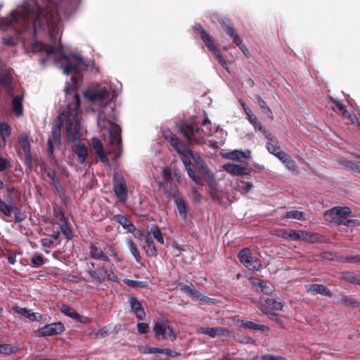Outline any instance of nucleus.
I'll list each match as a JSON object with an SVG mask.
<instances>
[{"label": "nucleus", "instance_id": "obj_64", "mask_svg": "<svg viewBox=\"0 0 360 360\" xmlns=\"http://www.w3.org/2000/svg\"><path fill=\"white\" fill-rule=\"evenodd\" d=\"M252 185L250 182L248 181H242L241 185L240 186V188L241 189V192L244 193H248L250 189L252 188Z\"/></svg>", "mask_w": 360, "mask_h": 360}, {"label": "nucleus", "instance_id": "obj_34", "mask_svg": "<svg viewBox=\"0 0 360 360\" xmlns=\"http://www.w3.org/2000/svg\"><path fill=\"white\" fill-rule=\"evenodd\" d=\"M127 245L129 248V250L134 257L135 260L139 262L141 257L137 245L135 244V243L133 241L131 238H129L127 240Z\"/></svg>", "mask_w": 360, "mask_h": 360}, {"label": "nucleus", "instance_id": "obj_41", "mask_svg": "<svg viewBox=\"0 0 360 360\" xmlns=\"http://www.w3.org/2000/svg\"><path fill=\"white\" fill-rule=\"evenodd\" d=\"M89 249V255L94 259H99L103 253V250L95 244H91Z\"/></svg>", "mask_w": 360, "mask_h": 360}, {"label": "nucleus", "instance_id": "obj_57", "mask_svg": "<svg viewBox=\"0 0 360 360\" xmlns=\"http://www.w3.org/2000/svg\"><path fill=\"white\" fill-rule=\"evenodd\" d=\"M259 360H286L282 356L273 355V354H264L260 356Z\"/></svg>", "mask_w": 360, "mask_h": 360}, {"label": "nucleus", "instance_id": "obj_39", "mask_svg": "<svg viewBox=\"0 0 360 360\" xmlns=\"http://www.w3.org/2000/svg\"><path fill=\"white\" fill-rule=\"evenodd\" d=\"M198 331L200 333L207 335L212 338L218 337L217 327H200Z\"/></svg>", "mask_w": 360, "mask_h": 360}, {"label": "nucleus", "instance_id": "obj_55", "mask_svg": "<svg viewBox=\"0 0 360 360\" xmlns=\"http://www.w3.org/2000/svg\"><path fill=\"white\" fill-rule=\"evenodd\" d=\"M163 352L162 348L158 347H151L150 346H146L143 350L141 351L143 354H154L158 353L161 354Z\"/></svg>", "mask_w": 360, "mask_h": 360}, {"label": "nucleus", "instance_id": "obj_5", "mask_svg": "<svg viewBox=\"0 0 360 360\" xmlns=\"http://www.w3.org/2000/svg\"><path fill=\"white\" fill-rule=\"evenodd\" d=\"M97 124L101 129H106L110 135V143L119 148L122 145L121 128L109 120L103 112H99Z\"/></svg>", "mask_w": 360, "mask_h": 360}, {"label": "nucleus", "instance_id": "obj_3", "mask_svg": "<svg viewBox=\"0 0 360 360\" xmlns=\"http://www.w3.org/2000/svg\"><path fill=\"white\" fill-rule=\"evenodd\" d=\"M166 140L173 147V148L180 155H185L193 159L194 164L192 165L198 171L207 174L210 181H214V175L210 172L207 165L201 158L200 155L198 153L193 152L190 146L184 143L180 139H179L174 134L170 132L168 135L165 136Z\"/></svg>", "mask_w": 360, "mask_h": 360}, {"label": "nucleus", "instance_id": "obj_38", "mask_svg": "<svg viewBox=\"0 0 360 360\" xmlns=\"http://www.w3.org/2000/svg\"><path fill=\"white\" fill-rule=\"evenodd\" d=\"M320 238V235L314 233L307 232L305 231H302V238L301 240H303L307 243H314L316 240H318Z\"/></svg>", "mask_w": 360, "mask_h": 360}, {"label": "nucleus", "instance_id": "obj_53", "mask_svg": "<svg viewBox=\"0 0 360 360\" xmlns=\"http://www.w3.org/2000/svg\"><path fill=\"white\" fill-rule=\"evenodd\" d=\"M347 165L356 172L360 173V157L356 158L355 160L348 161Z\"/></svg>", "mask_w": 360, "mask_h": 360}, {"label": "nucleus", "instance_id": "obj_32", "mask_svg": "<svg viewBox=\"0 0 360 360\" xmlns=\"http://www.w3.org/2000/svg\"><path fill=\"white\" fill-rule=\"evenodd\" d=\"M257 105L260 108L262 112L266 115L270 120H274L273 112L271 108L267 105L266 103L260 97H257Z\"/></svg>", "mask_w": 360, "mask_h": 360}, {"label": "nucleus", "instance_id": "obj_15", "mask_svg": "<svg viewBox=\"0 0 360 360\" xmlns=\"http://www.w3.org/2000/svg\"><path fill=\"white\" fill-rule=\"evenodd\" d=\"M128 302L130 305L131 312L135 315V316L141 321L146 319V312L142 306V304L137 299L135 295H130L128 298Z\"/></svg>", "mask_w": 360, "mask_h": 360}, {"label": "nucleus", "instance_id": "obj_59", "mask_svg": "<svg viewBox=\"0 0 360 360\" xmlns=\"http://www.w3.org/2000/svg\"><path fill=\"white\" fill-rule=\"evenodd\" d=\"M285 166L290 171H296L297 169L295 162L292 160L290 157L284 162Z\"/></svg>", "mask_w": 360, "mask_h": 360}, {"label": "nucleus", "instance_id": "obj_6", "mask_svg": "<svg viewBox=\"0 0 360 360\" xmlns=\"http://www.w3.org/2000/svg\"><path fill=\"white\" fill-rule=\"evenodd\" d=\"M83 96L90 102L99 101L102 105L105 106L115 98L116 94L109 85H105L95 91L86 90L84 91Z\"/></svg>", "mask_w": 360, "mask_h": 360}, {"label": "nucleus", "instance_id": "obj_4", "mask_svg": "<svg viewBox=\"0 0 360 360\" xmlns=\"http://www.w3.org/2000/svg\"><path fill=\"white\" fill-rule=\"evenodd\" d=\"M175 127L177 132L186 139V145L190 146L201 143L200 126L194 118L179 120L176 122Z\"/></svg>", "mask_w": 360, "mask_h": 360}, {"label": "nucleus", "instance_id": "obj_49", "mask_svg": "<svg viewBox=\"0 0 360 360\" xmlns=\"http://www.w3.org/2000/svg\"><path fill=\"white\" fill-rule=\"evenodd\" d=\"M112 220L117 222L119 225L122 226V228H125V225L129 221V219L124 215L122 214L114 215L112 218Z\"/></svg>", "mask_w": 360, "mask_h": 360}, {"label": "nucleus", "instance_id": "obj_43", "mask_svg": "<svg viewBox=\"0 0 360 360\" xmlns=\"http://www.w3.org/2000/svg\"><path fill=\"white\" fill-rule=\"evenodd\" d=\"M266 148L271 154L274 155L280 150L281 147L278 141L276 139H274V141L267 142Z\"/></svg>", "mask_w": 360, "mask_h": 360}, {"label": "nucleus", "instance_id": "obj_26", "mask_svg": "<svg viewBox=\"0 0 360 360\" xmlns=\"http://www.w3.org/2000/svg\"><path fill=\"white\" fill-rule=\"evenodd\" d=\"M238 323H240V326L250 328L255 330L269 331V328L265 325L259 324L251 321L238 320Z\"/></svg>", "mask_w": 360, "mask_h": 360}, {"label": "nucleus", "instance_id": "obj_62", "mask_svg": "<svg viewBox=\"0 0 360 360\" xmlns=\"http://www.w3.org/2000/svg\"><path fill=\"white\" fill-rule=\"evenodd\" d=\"M93 144L96 153H100V151H103V144L98 138L95 137L93 139Z\"/></svg>", "mask_w": 360, "mask_h": 360}, {"label": "nucleus", "instance_id": "obj_27", "mask_svg": "<svg viewBox=\"0 0 360 360\" xmlns=\"http://www.w3.org/2000/svg\"><path fill=\"white\" fill-rule=\"evenodd\" d=\"M250 151L247 150L243 151L241 150H234L226 153L225 157L230 160H238L240 158L248 159L250 158Z\"/></svg>", "mask_w": 360, "mask_h": 360}, {"label": "nucleus", "instance_id": "obj_56", "mask_svg": "<svg viewBox=\"0 0 360 360\" xmlns=\"http://www.w3.org/2000/svg\"><path fill=\"white\" fill-rule=\"evenodd\" d=\"M149 325L144 322L137 323V330L140 334H146L149 332Z\"/></svg>", "mask_w": 360, "mask_h": 360}, {"label": "nucleus", "instance_id": "obj_25", "mask_svg": "<svg viewBox=\"0 0 360 360\" xmlns=\"http://www.w3.org/2000/svg\"><path fill=\"white\" fill-rule=\"evenodd\" d=\"M60 311H61V313H63L66 316H68L73 319H77V321H79L80 322H83V321H82L83 316H81L80 314H79L78 313H77L73 308L70 307V306H68L66 304H63L60 307Z\"/></svg>", "mask_w": 360, "mask_h": 360}, {"label": "nucleus", "instance_id": "obj_54", "mask_svg": "<svg viewBox=\"0 0 360 360\" xmlns=\"http://www.w3.org/2000/svg\"><path fill=\"white\" fill-rule=\"evenodd\" d=\"M302 231L290 230L288 233V240L297 241L301 240Z\"/></svg>", "mask_w": 360, "mask_h": 360}, {"label": "nucleus", "instance_id": "obj_13", "mask_svg": "<svg viewBox=\"0 0 360 360\" xmlns=\"http://www.w3.org/2000/svg\"><path fill=\"white\" fill-rule=\"evenodd\" d=\"M240 262L250 271H258L262 266L260 259L253 255L248 248L242 249L238 255Z\"/></svg>", "mask_w": 360, "mask_h": 360}, {"label": "nucleus", "instance_id": "obj_28", "mask_svg": "<svg viewBox=\"0 0 360 360\" xmlns=\"http://www.w3.org/2000/svg\"><path fill=\"white\" fill-rule=\"evenodd\" d=\"M337 303L342 304L345 306H352L354 307H359L360 302L353 298L351 296H347L345 295H341V297L339 300H338Z\"/></svg>", "mask_w": 360, "mask_h": 360}, {"label": "nucleus", "instance_id": "obj_31", "mask_svg": "<svg viewBox=\"0 0 360 360\" xmlns=\"http://www.w3.org/2000/svg\"><path fill=\"white\" fill-rule=\"evenodd\" d=\"M342 279L350 283L360 285V276L354 271H345L342 273Z\"/></svg>", "mask_w": 360, "mask_h": 360}, {"label": "nucleus", "instance_id": "obj_29", "mask_svg": "<svg viewBox=\"0 0 360 360\" xmlns=\"http://www.w3.org/2000/svg\"><path fill=\"white\" fill-rule=\"evenodd\" d=\"M232 338L236 342L243 345H254L255 342L252 338L241 333H233Z\"/></svg>", "mask_w": 360, "mask_h": 360}, {"label": "nucleus", "instance_id": "obj_21", "mask_svg": "<svg viewBox=\"0 0 360 360\" xmlns=\"http://www.w3.org/2000/svg\"><path fill=\"white\" fill-rule=\"evenodd\" d=\"M217 20L231 39L238 35L230 19L225 16H219L217 18Z\"/></svg>", "mask_w": 360, "mask_h": 360}, {"label": "nucleus", "instance_id": "obj_14", "mask_svg": "<svg viewBox=\"0 0 360 360\" xmlns=\"http://www.w3.org/2000/svg\"><path fill=\"white\" fill-rule=\"evenodd\" d=\"M65 330V326L61 322H54L50 324H46L42 328H39L36 334L38 337L51 336L59 335L63 333Z\"/></svg>", "mask_w": 360, "mask_h": 360}, {"label": "nucleus", "instance_id": "obj_33", "mask_svg": "<svg viewBox=\"0 0 360 360\" xmlns=\"http://www.w3.org/2000/svg\"><path fill=\"white\" fill-rule=\"evenodd\" d=\"M175 203L180 217L183 219H186L187 217V207L184 200L181 198H176L175 199Z\"/></svg>", "mask_w": 360, "mask_h": 360}, {"label": "nucleus", "instance_id": "obj_30", "mask_svg": "<svg viewBox=\"0 0 360 360\" xmlns=\"http://www.w3.org/2000/svg\"><path fill=\"white\" fill-rule=\"evenodd\" d=\"M145 241L148 248V250L146 251L148 256L155 257L158 254V250L155 248L153 238L150 236V233L146 234Z\"/></svg>", "mask_w": 360, "mask_h": 360}, {"label": "nucleus", "instance_id": "obj_8", "mask_svg": "<svg viewBox=\"0 0 360 360\" xmlns=\"http://www.w3.org/2000/svg\"><path fill=\"white\" fill-rule=\"evenodd\" d=\"M194 30L198 32L209 51L213 53L223 68L227 71H229L227 61L224 56L221 53L220 50L214 44L212 37L209 35L200 25H195L194 26Z\"/></svg>", "mask_w": 360, "mask_h": 360}, {"label": "nucleus", "instance_id": "obj_40", "mask_svg": "<svg viewBox=\"0 0 360 360\" xmlns=\"http://www.w3.org/2000/svg\"><path fill=\"white\" fill-rule=\"evenodd\" d=\"M86 271L92 281H95L98 284L103 283L104 278L96 270L94 269H89Z\"/></svg>", "mask_w": 360, "mask_h": 360}, {"label": "nucleus", "instance_id": "obj_22", "mask_svg": "<svg viewBox=\"0 0 360 360\" xmlns=\"http://www.w3.org/2000/svg\"><path fill=\"white\" fill-rule=\"evenodd\" d=\"M46 172L48 177L51 180L52 185L55 188L56 192L62 198L63 195L65 193V189L62 186L60 179L56 176V172L51 168L46 169Z\"/></svg>", "mask_w": 360, "mask_h": 360}, {"label": "nucleus", "instance_id": "obj_16", "mask_svg": "<svg viewBox=\"0 0 360 360\" xmlns=\"http://www.w3.org/2000/svg\"><path fill=\"white\" fill-rule=\"evenodd\" d=\"M31 141H32V140L30 139L28 134L25 133L21 134L20 145L25 155V162L26 165H29L30 167L32 165V158L31 153Z\"/></svg>", "mask_w": 360, "mask_h": 360}, {"label": "nucleus", "instance_id": "obj_47", "mask_svg": "<svg viewBox=\"0 0 360 360\" xmlns=\"http://www.w3.org/2000/svg\"><path fill=\"white\" fill-rule=\"evenodd\" d=\"M11 127L6 122H1L0 124V133L1 136L5 141L6 139L10 136L11 134Z\"/></svg>", "mask_w": 360, "mask_h": 360}, {"label": "nucleus", "instance_id": "obj_50", "mask_svg": "<svg viewBox=\"0 0 360 360\" xmlns=\"http://www.w3.org/2000/svg\"><path fill=\"white\" fill-rule=\"evenodd\" d=\"M60 229L61 233L68 239H70L72 236V230L69 227L68 222L61 223L60 224Z\"/></svg>", "mask_w": 360, "mask_h": 360}, {"label": "nucleus", "instance_id": "obj_11", "mask_svg": "<svg viewBox=\"0 0 360 360\" xmlns=\"http://www.w3.org/2000/svg\"><path fill=\"white\" fill-rule=\"evenodd\" d=\"M63 122L60 116L56 117L51 127V135L47 140L48 155L53 157L55 147L54 145L60 146L61 145V127Z\"/></svg>", "mask_w": 360, "mask_h": 360}, {"label": "nucleus", "instance_id": "obj_36", "mask_svg": "<svg viewBox=\"0 0 360 360\" xmlns=\"http://www.w3.org/2000/svg\"><path fill=\"white\" fill-rule=\"evenodd\" d=\"M19 348L11 344H0V354L4 356H8L17 352Z\"/></svg>", "mask_w": 360, "mask_h": 360}, {"label": "nucleus", "instance_id": "obj_46", "mask_svg": "<svg viewBox=\"0 0 360 360\" xmlns=\"http://www.w3.org/2000/svg\"><path fill=\"white\" fill-rule=\"evenodd\" d=\"M333 103L337 106V108L341 111L342 114L345 116H349L352 121V122H354V120L356 119L355 115H352L348 113L347 110L346 109L345 106L340 102L336 100H333Z\"/></svg>", "mask_w": 360, "mask_h": 360}, {"label": "nucleus", "instance_id": "obj_24", "mask_svg": "<svg viewBox=\"0 0 360 360\" xmlns=\"http://www.w3.org/2000/svg\"><path fill=\"white\" fill-rule=\"evenodd\" d=\"M12 108L15 115L20 117L23 115L22 97L17 95L12 99Z\"/></svg>", "mask_w": 360, "mask_h": 360}, {"label": "nucleus", "instance_id": "obj_23", "mask_svg": "<svg viewBox=\"0 0 360 360\" xmlns=\"http://www.w3.org/2000/svg\"><path fill=\"white\" fill-rule=\"evenodd\" d=\"M217 127L212 126L207 116H205L202 123V127H200V140L205 136H210L217 131Z\"/></svg>", "mask_w": 360, "mask_h": 360}, {"label": "nucleus", "instance_id": "obj_7", "mask_svg": "<svg viewBox=\"0 0 360 360\" xmlns=\"http://www.w3.org/2000/svg\"><path fill=\"white\" fill-rule=\"evenodd\" d=\"M327 213L332 216L330 221L338 225H344L347 227L360 226L359 219L347 218V216L352 214V210L348 207H333L328 210Z\"/></svg>", "mask_w": 360, "mask_h": 360}, {"label": "nucleus", "instance_id": "obj_18", "mask_svg": "<svg viewBox=\"0 0 360 360\" xmlns=\"http://www.w3.org/2000/svg\"><path fill=\"white\" fill-rule=\"evenodd\" d=\"M306 290L308 293L312 295H322L328 297H332L333 293L331 290L323 284L312 283L305 285Z\"/></svg>", "mask_w": 360, "mask_h": 360}, {"label": "nucleus", "instance_id": "obj_9", "mask_svg": "<svg viewBox=\"0 0 360 360\" xmlns=\"http://www.w3.org/2000/svg\"><path fill=\"white\" fill-rule=\"evenodd\" d=\"M112 181L115 197L120 203L126 202L128 199V188L124 176L119 171L114 170Z\"/></svg>", "mask_w": 360, "mask_h": 360}, {"label": "nucleus", "instance_id": "obj_2", "mask_svg": "<svg viewBox=\"0 0 360 360\" xmlns=\"http://www.w3.org/2000/svg\"><path fill=\"white\" fill-rule=\"evenodd\" d=\"M77 79L75 76L71 77V84L66 83L64 89L67 100L65 122L66 139L68 143L74 144L71 147L72 153L77 156L80 164L86 162L88 155V149L84 143L80 141V122L77 118L80 108L79 95L75 92L77 90Z\"/></svg>", "mask_w": 360, "mask_h": 360}, {"label": "nucleus", "instance_id": "obj_61", "mask_svg": "<svg viewBox=\"0 0 360 360\" xmlns=\"http://www.w3.org/2000/svg\"><path fill=\"white\" fill-rule=\"evenodd\" d=\"M245 112L248 117V121L252 124L254 122H256L257 117V116L252 112V111L250 109V108H247L245 109Z\"/></svg>", "mask_w": 360, "mask_h": 360}, {"label": "nucleus", "instance_id": "obj_52", "mask_svg": "<svg viewBox=\"0 0 360 360\" xmlns=\"http://www.w3.org/2000/svg\"><path fill=\"white\" fill-rule=\"evenodd\" d=\"M273 291V288L271 283L265 281V284L263 283L259 288L258 292H263L265 295H270Z\"/></svg>", "mask_w": 360, "mask_h": 360}, {"label": "nucleus", "instance_id": "obj_1", "mask_svg": "<svg viewBox=\"0 0 360 360\" xmlns=\"http://www.w3.org/2000/svg\"><path fill=\"white\" fill-rule=\"evenodd\" d=\"M81 0H23L11 14L2 18L0 24L6 29H13L21 36V39L28 41L30 51L40 56L39 63L46 64L53 58L65 75L77 72V68L85 65L80 54L65 53L60 41H56L60 33V20L72 17L77 11Z\"/></svg>", "mask_w": 360, "mask_h": 360}, {"label": "nucleus", "instance_id": "obj_60", "mask_svg": "<svg viewBox=\"0 0 360 360\" xmlns=\"http://www.w3.org/2000/svg\"><path fill=\"white\" fill-rule=\"evenodd\" d=\"M217 335L219 336H224V337H232L231 331L229 330L228 328H222V327H217Z\"/></svg>", "mask_w": 360, "mask_h": 360}, {"label": "nucleus", "instance_id": "obj_44", "mask_svg": "<svg viewBox=\"0 0 360 360\" xmlns=\"http://www.w3.org/2000/svg\"><path fill=\"white\" fill-rule=\"evenodd\" d=\"M123 282L129 287L134 288H142L146 285V283L143 281H139L129 278H124Z\"/></svg>", "mask_w": 360, "mask_h": 360}, {"label": "nucleus", "instance_id": "obj_42", "mask_svg": "<svg viewBox=\"0 0 360 360\" xmlns=\"http://www.w3.org/2000/svg\"><path fill=\"white\" fill-rule=\"evenodd\" d=\"M12 84V77L6 72L0 73V85L9 88Z\"/></svg>", "mask_w": 360, "mask_h": 360}, {"label": "nucleus", "instance_id": "obj_37", "mask_svg": "<svg viewBox=\"0 0 360 360\" xmlns=\"http://www.w3.org/2000/svg\"><path fill=\"white\" fill-rule=\"evenodd\" d=\"M148 233H150V236L152 235L153 238L155 239L160 244L163 245L165 243L162 233L157 225H152L150 232Z\"/></svg>", "mask_w": 360, "mask_h": 360}, {"label": "nucleus", "instance_id": "obj_10", "mask_svg": "<svg viewBox=\"0 0 360 360\" xmlns=\"http://www.w3.org/2000/svg\"><path fill=\"white\" fill-rule=\"evenodd\" d=\"M179 290L188 296L193 301H200L205 304H214V299L208 297L198 290L194 285L191 282L179 283L177 285Z\"/></svg>", "mask_w": 360, "mask_h": 360}, {"label": "nucleus", "instance_id": "obj_19", "mask_svg": "<svg viewBox=\"0 0 360 360\" xmlns=\"http://www.w3.org/2000/svg\"><path fill=\"white\" fill-rule=\"evenodd\" d=\"M15 312L19 314L24 316L25 318L32 321H45L46 319L44 318V315L33 312L30 309H27V308H22L20 307H14Z\"/></svg>", "mask_w": 360, "mask_h": 360}, {"label": "nucleus", "instance_id": "obj_63", "mask_svg": "<svg viewBox=\"0 0 360 360\" xmlns=\"http://www.w3.org/2000/svg\"><path fill=\"white\" fill-rule=\"evenodd\" d=\"M11 167V162L6 158L0 157V172Z\"/></svg>", "mask_w": 360, "mask_h": 360}, {"label": "nucleus", "instance_id": "obj_48", "mask_svg": "<svg viewBox=\"0 0 360 360\" xmlns=\"http://www.w3.org/2000/svg\"><path fill=\"white\" fill-rule=\"evenodd\" d=\"M233 42L240 49V50L243 53V54L248 56L250 53L246 47V46L243 43V41L238 36L236 38L232 39Z\"/></svg>", "mask_w": 360, "mask_h": 360}, {"label": "nucleus", "instance_id": "obj_20", "mask_svg": "<svg viewBox=\"0 0 360 360\" xmlns=\"http://www.w3.org/2000/svg\"><path fill=\"white\" fill-rule=\"evenodd\" d=\"M181 160L185 167V169L187 172L188 176L193 180V181L197 185H202V179L200 176L195 174L194 170L192 168V162L189 158L185 155H181Z\"/></svg>", "mask_w": 360, "mask_h": 360}, {"label": "nucleus", "instance_id": "obj_12", "mask_svg": "<svg viewBox=\"0 0 360 360\" xmlns=\"http://www.w3.org/2000/svg\"><path fill=\"white\" fill-rule=\"evenodd\" d=\"M167 330H168V338L174 341L176 336L174 328L169 324V321L167 319H162L155 322L153 331L154 332V337L156 340L160 341L166 339Z\"/></svg>", "mask_w": 360, "mask_h": 360}, {"label": "nucleus", "instance_id": "obj_51", "mask_svg": "<svg viewBox=\"0 0 360 360\" xmlns=\"http://www.w3.org/2000/svg\"><path fill=\"white\" fill-rule=\"evenodd\" d=\"M261 310L262 312H264L266 314L269 315V317L270 319L276 321V322H281V320L279 317V315L274 311H271V310H269L266 307H264V308L262 307Z\"/></svg>", "mask_w": 360, "mask_h": 360}, {"label": "nucleus", "instance_id": "obj_17", "mask_svg": "<svg viewBox=\"0 0 360 360\" xmlns=\"http://www.w3.org/2000/svg\"><path fill=\"white\" fill-rule=\"evenodd\" d=\"M223 169L232 176H242L250 174V171L246 167L234 163L229 162L224 164Z\"/></svg>", "mask_w": 360, "mask_h": 360}, {"label": "nucleus", "instance_id": "obj_58", "mask_svg": "<svg viewBox=\"0 0 360 360\" xmlns=\"http://www.w3.org/2000/svg\"><path fill=\"white\" fill-rule=\"evenodd\" d=\"M250 280L252 285L255 288L257 292H258L259 288H260V286L263 285V283L265 284V281L257 278H251Z\"/></svg>", "mask_w": 360, "mask_h": 360}, {"label": "nucleus", "instance_id": "obj_35", "mask_svg": "<svg viewBox=\"0 0 360 360\" xmlns=\"http://www.w3.org/2000/svg\"><path fill=\"white\" fill-rule=\"evenodd\" d=\"M284 217L288 219H295L300 221H305L307 219L306 214L304 212L299 210H290L285 213Z\"/></svg>", "mask_w": 360, "mask_h": 360}, {"label": "nucleus", "instance_id": "obj_45", "mask_svg": "<svg viewBox=\"0 0 360 360\" xmlns=\"http://www.w3.org/2000/svg\"><path fill=\"white\" fill-rule=\"evenodd\" d=\"M31 265L34 268H39L44 264V257L39 254H35L31 258Z\"/></svg>", "mask_w": 360, "mask_h": 360}]
</instances>
